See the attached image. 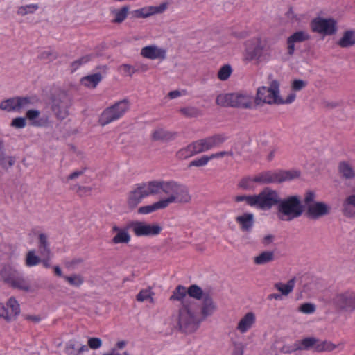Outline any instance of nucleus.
Here are the masks:
<instances>
[{"label": "nucleus", "instance_id": "1", "mask_svg": "<svg viewBox=\"0 0 355 355\" xmlns=\"http://www.w3.org/2000/svg\"><path fill=\"white\" fill-rule=\"evenodd\" d=\"M175 185L174 180H152L136 184L128 194L127 205L129 208L135 209L144 198L150 196L173 191Z\"/></svg>", "mask_w": 355, "mask_h": 355}, {"label": "nucleus", "instance_id": "2", "mask_svg": "<svg viewBox=\"0 0 355 355\" xmlns=\"http://www.w3.org/2000/svg\"><path fill=\"white\" fill-rule=\"evenodd\" d=\"M168 196L161 199L152 205L140 207L137 212L139 214H148L159 209H164L173 203H187L191 200L187 187L175 181V189L168 193Z\"/></svg>", "mask_w": 355, "mask_h": 355}, {"label": "nucleus", "instance_id": "3", "mask_svg": "<svg viewBox=\"0 0 355 355\" xmlns=\"http://www.w3.org/2000/svg\"><path fill=\"white\" fill-rule=\"evenodd\" d=\"M194 302H184L179 310L178 325L182 332L192 333L199 327L200 320L194 310Z\"/></svg>", "mask_w": 355, "mask_h": 355}, {"label": "nucleus", "instance_id": "4", "mask_svg": "<svg viewBox=\"0 0 355 355\" xmlns=\"http://www.w3.org/2000/svg\"><path fill=\"white\" fill-rule=\"evenodd\" d=\"M277 206V216L282 221H291L300 217L303 212V207L297 196H291L285 199L280 198Z\"/></svg>", "mask_w": 355, "mask_h": 355}, {"label": "nucleus", "instance_id": "5", "mask_svg": "<svg viewBox=\"0 0 355 355\" xmlns=\"http://www.w3.org/2000/svg\"><path fill=\"white\" fill-rule=\"evenodd\" d=\"M253 97L248 93H230L219 94L216 100L218 105L249 109L252 107Z\"/></svg>", "mask_w": 355, "mask_h": 355}, {"label": "nucleus", "instance_id": "6", "mask_svg": "<svg viewBox=\"0 0 355 355\" xmlns=\"http://www.w3.org/2000/svg\"><path fill=\"white\" fill-rule=\"evenodd\" d=\"M300 172L297 170H277L261 172L255 175L258 184L279 183L297 178Z\"/></svg>", "mask_w": 355, "mask_h": 355}, {"label": "nucleus", "instance_id": "7", "mask_svg": "<svg viewBox=\"0 0 355 355\" xmlns=\"http://www.w3.org/2000/svg\"><path fill=\"white\" fill-rule=\"evenodd\" d=\"M130 103L127 99H123L115 103L112 106L105 109L101 113L98 123L101 126H105L124 116L129 110Z\"/></svg>", "mask_w": 355, "mask_h": 355}, {"label": "nucleus", "instance_id": "8", "mask_svg": "<svg viewBox=\"0 0 355 355\" xmlns=\"http://www.w3.org/2000/svg\"><path fill=\"white\" fill-rule=\"evenodd\" d=\"M244 60L259 62L264 55L266 45L263 44L261 37H254L245 42Z\"/></svg>", "mask_w": 355, "mask_h": 355}, {"label": "nucleus", "instance_id": "9", "mask_svg": "<svg viewBox=\"0 0 355 355\" xmlns=\"http://www.w3.org/2000/svg\"><path fill=\"white\" fill-rule=\"evenodd\" d=\"M279 194L268 187L263 189L259 194L254 195V207L268 210L279 202Z\"/></svg>", "mask_w": 355, "mask_h": 355}, {"label": "nucleus", "instance_id": "10", "mask_svg": "<svg viewBox=\"0 0 355 355\" xmlns=\"http://www.w3.org/2000/svg\"><path fill=\"white\" fill-rule=\"evenodd\" d=\"M279 84L273 81L270 87H261L257 89L256 101L257 104L260 103L267 104H280L281 98L279 96Z\"/></svg>", "mask_w": 355, "mask_h": 355}, {"label": "nucleus", "instance_id": "11", "mask_svg": "<svg viewBox=\"0 0 355 355\" xmlns=\"http://www.w3.org/2000/svg\"><path fill=\"white\" fill-rule=\"evenodd\" d=\"M331 303L339 310L352 312L355 310V292L346 291L337 293L332 298Z\"/></svg>", "mask_w": 355, "mask_h": 355}, {"label": "nucleus", "instance_id": "12", "mask_svg": "<svg viewBox=\"0 0 355 355\" xmlns=\"http://www.w3.org/2000/svg\"><path fill=\"white\" fill-rule=\"evenodd\" d=\"M313 32L324 35H332L337 31V22L332 18L317 17L311 22Z\"/></svg>", "mask_w": 355, "mask_h": 355}, {"label": "nucleus", "instance_id": "13", "mask_svg": "<svg viewBox=\"0 0 355 355\" xmlns=\"http://www.w3.org/2000/svg\"><path fill=\"white\" fill-rule=\"evenodd\" d=\"M136 236H153L160 234L162 227L159 225L147 224L141 221H133L129 224Z\"/></svg>", "mask_w": 355, "mask_h": 355}, {"label": "nucleus", "instance_id": "14", "mask_svg": "<svg viewBox=\"0 0 355 355\" xmlns=\"http://www.w3.org/2000/svg\"><path fill=\"white\" fill-rule=\"evenodd\" d=\"M20 314V306L17 300L11 297L6 302V305L0 302V318L7 322L15 320Z\"/></svg>", "mask_w": 355, "mask_h": 355}, {"label": "nucleus", "instance_id": "15", "mask_svg": "<svg viewBox=\"0 0 355 355\" xmlns=\"http://www.w3.org/2000/svg\"><path fill=\"white\" fill-rule=\"evenodd\" d=\"M31 103L30 97H14L3 101L0 109L6 112H16L27 107Z\"/></svg>", "mask_w": 355, "mask_h": 355}, {"label": "nucleus", "instance_id": "16", "mask_svg": "<svg viewBox=\"0 0 355 355\" xmlns=\"http://www.w3.org/2000/svg\"><path fill=\"white\" fill-rule=\"evenodd\" d=\"M167 8L168 3L164 2L157 6H148L134 10L130 12V14L134 18H147L157 14H162L164 12Z\"/></svg>", "mask_w": 355, "mask_h": 355}, {"label": "nucleus", "instance_id": "17", "mask_svg": "<svg viewBox=\"0 0 355 355\" xmlns=\"http://www.w3.org/2000/svg\"><path fill=\"white\" fill-rule=\"evenodd\" d=\"M140 55L144 58L148 60H159L162 61L166 58L167 51L164 48L152 44L143 47L141 49Z\"/></svg>", "mask_w": 355, "mask_h": 355}, {"label": "nucleus", "instance_id": "18", "mask_svg": "<svg viewBox=\"0 0 355 355\" xmlns=\"http://www.w3.org/2000/svg\"><path fill=\"white\" fill-rule=\"evenodd\" d=\"M257 320L254 313L250 311L246 313L239 320L236 327V331L241 334L249 331L255 324Z\"/></svg>", "mask_w": 355, "mask_h": 355}, {"label": "nucleus", "instance_id": "19", "mask_svg": "<svg viewBox=\"0 0 355 355\" xmlns=\"http://www.w3.org/2000/svg\"><path fill=\"white\" fill-rule=\"evenodd\" d=\"M70 105V100L67 96H64L62 99L53 101L52 110L58 119H64L69 114L68 109Z\"/></svg>", "mask_w": 355, "mask_h": 355}, {"label": "nucleus", "instance_id": "20", "mask_svg": "<svg viewBox=\"0 0 355 355\" xmlns=\"http://www.w3.org/2000/svg\"><path fill=\"white\" fill-rule=\"evenodd\" d=\"M310 39V35L304 31H299L291 35L287 39V51L289 55H293L295 52V44L303 42Z\"/></svg>", "mask_w": 355, "mask_h": 355}, {"label": "nucleus", "instance_id": "21", "mask_svg": "<svg viewBox=\"0 0 355 355\" xmlns=\"http://www.w3.org/2000/svg\"><path fill=\"white\" fill-rule=\"evenodd\" d=\"M329 208L324 202H318L308 205L306 215L312 219L318 218L329 213Z\"/></svg>", "mask_w": 355, "mask_h": 355}, {"label": "nucleus", "instance_id": "22", "mask_svg": "<svg viewBox=\"0 0 355 355\" xmlns=\"http://www.w3.org/2000/svg\"><path fill=\"white\" fill-rule=\"evenodd\" d=\"M88 350L87 345L75 338L68 340L64 347V352L67 355H82Z\"/></svg>", "mask_w": 355, "mask_h": 355}, {"label": "nucleus", "instance_id": "23", "mask_svg": "<svg viewBox=\"0 0 355 355\" xmlns=\"http://www.w3.org/2000/svg\"><path fill=\"white\" fill-rule=\"evenodd\" d=\"M129 225L128 227L121 228L117 225H113L112 232H115L116 235L112 238V243L114 244H127L130 241L131 236L128 232Z\"/></svg>", "mask_w": 355, "mask_h": 355}, {"label": "nucleus", "instance_id": "24", "mask_svg": "<svg viewBox=\"0 0 355 355\" xmlns=\"http://www.w3.org/2000/svg\"><path fill=\"white\" fill-rule=\"evenodd\" d=\"M235 221L243 232H250L254 225V215L252 213H244L235 218Z\"/></svg>", "mask_w": 355, "mask_h": 355}, {"label": "nucleus", "instance_id": "25", "mask_svg": "<svg viewBox=\"0 0 355 355\" xmlns=\"http://www.w3.org/2000/svg\"><path fill=\"white\" fill-rule=\"evenodd\" d=\"M315 342H317V338L315 337H306L302 340H297L292 346V351L313 350L315 352Z\"/></svg>", "mask_w": 355, "mask_h": 355}, {"label": "nucleus", "instance_id": "26", "mask_svg": "<svg viewBox=\"0 0 355 355\" xmlns=\"http://www.w3.org/2000/svg\"><path fill=\"white\" fill-rule=\"evenodd\" d=\"M201 314L204 318L211 315L216 309V306L209 293H206L202 299Z\"/></svg>", "mask_w": 355, "mask_h": 355}, {"label": "nucleus", "instance_id": "27", "mask_svg": "<svg viewBox=\"0 0 355 355\" xmlns=\"http://www.w3.org/2000/svg\"><path fill=\"white\" fill-rule=\"evenodd\" d=\"M40 111L37 110H28L26 113L27 119L31 121V125L35 127L46 126L48 123L47 118H39Z\"/></svg>", "mask_w": 355, "mask_h": 355}, {"label": "nucleus", "instance_id": "28", "mask_svg": "<svg viewBox=\"0 0 355 355\" xmlns=\"http://www.w3.org/2000/svg\"><path fill=\"white\" fill-rule=\"evenodd\" d=\"M229 336L234 347L232 355H243L244 345L240 340L241 336L236 331L230 332Z\"/></svg>", "mask_w": 355, "mask_h": 355}, {"label": "nucleus", "instance_id": "29", "mask_svg": "<svg viewBox=\"0 0 355 355\" xmlns=\"http://www.w3.org/2000/svg\"><path fill=\"white\" fill-rule=\"evenodd\" d=\"M101 80V74L100 73H96L83 77L80 79V83L82 85L87 88L94 89L97 87Z\"/></svg>", "mask_w": 355, "mask_h": 355}, {"label": "nucleus", "instance_id": "30", "mask_svg": "<svg viewBox=\"0 0 355 355\" xmlns=\"http://www.w3.org/2000/svg\"><path fill=\"white\" fill-rule=\"evenodd\" d=\"M295 285V278L293 277L288 280L286 284H283L282 282L275 283L274 287L279 291L282 295L287 296L293 291Z\"/></svg>", "mask_w": 355, "mask_h": 355}, {"label": "nucleus", "instance_id": "31", "mask_svg": "<svg viewBox=\"0 0 355 355\" xmlns=\"http://www.w3.org/2000/svg\"><path fill=\"white\" fill-rule=\"evenodd\" d=\"M338 345L334 344L329 340H320L317 338L315 342V352H330L334 351Z\"/></svg>", "mask_w": 355, "mask_h": 355}, {"label": "nucleus", "instance_id": "32", "mask_svg": "<svg viewBox=\"0 0 355 355\" xmlns=\"http://www.w3.org/2000/svg\"><path fill=\"white\" fill-rule=\"evenodd\" d=\"M338 44L343 48L352 46L355 44V33L353 31H347L339 40Z\"/></svg>", "mask_w": 355, "mask_h": 355}, {"label": "nucleus", "instance_id": "33", "mask_svg": "<svg viewBox=\"0 0 355 355\" xmlns=\"http://www.w3.org/2000/svg\"><path fill=\"white\" fill-rule=\"evenodd\" d=\"M38 248L40 254L44 257H49L51 251L48 243L47 236L45 234L41 233L38 236Z\"/></svg>", "mask_w": 355, "mask_h": 355}, {"label": "nucleus", "instance_id": "34", "mask_svg": "<svg viewBox=\"0 0 355 355\" xmlns=\"http://www.w3.org/2000/svg\"><path fill=\"white\" fill-rule=\"evenodd\" d=\"M112 13L114 16L112 19L113 23H122L128 17L129 13V7L128 6H125L119 9H114L112 11Z\"/></svg>", "mask_w": 355, "mask_h": 355}, {"label": "nucleus", "instance_id": "35", "mask_svg": "<svg viewBox=\"0 0 355 355\" xmlns=\"http://www.w3.org/2000/svg\"><path fill=\"white\" fill-rule=\"evenodd\" d=\"M12 287L17 288L24 291H28L29 289V285L24 279V278L19 274L17 272L12 280L8 284Z\"/></svg>", "mask_w": 355, "mask_h": 355}, {"label": "nucleus", "instance_id": "36", "mask_svg": "<svg viewBox=\"0 0 355 355\" xmlns=\"http://www.w3.org/2000/svg\"><path fill=\"white\" fill-rule=\"evenodd\" d=\"M187 294V290L186 287L182 285H178L173 291L172 295L170 297V300L172 301H181L182 304L184 302H189V301L185 300Z\"/></svg>", "mask_w": 355, "mask_h": 355}, {"label": "nucleus", "instance_id": "37", "mask_svg": "<svg viewBox=\"0 0 355 355\" xmlns=\"http://www.w3.org/2000/svg\"><path fill=\"white\" fill-rule=\"evenodd\" d=\"M274 260V253L272 251H264L254 257V262L258 265H263Z\"/></svg>", "mask_w": 355, "mask_h": 355}, {"label": "nucleus", "instance_id": "38", "mask_svg": "<svg viewBox=\"0 0 355 355\" xmlns=\"http://www.w3.org/2000/svg\"><path fill=\"white\" fill-rule=\"evenodd\" d=\"M152 137L155 141H168L172 139L174 137V135L162 128H158L153 132Z\"/></svg>", "mask_w": 355, "mask_h": 355}, {"label": "nucleus", "instance_id": "39", "mask_svg": "<svg viewBox=\"0 0 355 355\" xmlns=\"http://www.w3.org/2000/svg\"><path fill=\"white\" fill-rule=\"evenodd\" d=\"M338 171L345 178L350 179L355 176L352 167L346 162H342L339 164Z\"/></svg>", "mask_w": 355, "mask_h": 355}, {"label": "nucleus", "instance_id": "40", "mask_svg": "<svg viewBox=\"0 0 355 355\" xmlns=\"http://www.w3.org/2000/svg\"><path fill=\"white\" fill-rule=\"evenodd\" d=\"M187 290L189 296L196 300L202 299L207 293H204L202 289L196 284L191 285Z\"/></svg>", "mask_w": 355, "mask_h": 355}, {"label": "nucleus", "instance_id": "41", "mask_svg": "<svg viewBox=\"0 0 355 355\" xmlns=\"http://www.w3.org/2000/svg\"><path fill=\"white\" fill-rule=\"evenodd\" d=\"M154 295L155 293L152 291L151 288L142 289L137 295L136 300L140 302L149 300L150 303H154Z\"/></svg>", "mask_w": 355, "mask_h": 355}, {"label": "nucleus", "instance_id": "42", "mask_svg": "<svg viewBox=\"0 0 355 355\" xmlns=\"http://www.w3.org/2000/svg\"><path fill=\"white\" fill-rule=\"evenodd\" d=\"M17 272V271L12 269L10 266H6L0 271V275L5 282L9 284Z\"/></svg>", "mask_w": 355, "mask_h": 355}, {"label": "nucleus", "instance_id": "43", "mask_svg": "<svg viewBox=\"0 0 355 355\" xmlns=\"http://www.w3.org/2000/svg\"><path fill=\"white\" fill-rule=\"evenodd\" d=\"M254 183H257L255 180V175L254 177H244L239 182V187L245 190H251L254 188Z\"/></svg>", "mask_w": 355, "mask_h": 355}, {"label": "nucleus", "instance_id": "44", "mask_svg": "<svg viewBox=\"0 0 355 355\" xmlns=\"http://www.w3.org/2000/svg\"><path fill=\"white\" fill-rule=\"evenodd\" d=\"M41 262V259L37 256L34 250H30L27 252L25 265L27 267H33L38 265Z\"/></svg>", "mask_w": 355, "mask_h": 355}, {"label": "nucleus", "instance_id": "45", "mask_svg": "<svg viewBox=\"0 0 355 355\" xmlns=\"http://www.w3.org/2000/svg\"><path fill=\"white\" fill-rule=\"evenodd\" d=\"M194 156L193 153L191 150L190 144L180 148L176 153V157L180 160L187 159L189 157Z\"/></svg>", "mask_w": 355, "mask_h": 355}, {"label": "nucleus", "instance_id": "46", "mask_svg": "<svg viewBox=\"0 0 355 355\" xmlns=\"http://www.w3.org/2000/svg\"><path fill=\"white\" fill-rule=\"evenodd\" d=\"M37 4L31 3L26 6H21L17 9V15L24 16L28 14H33L38 9Z\"/></svg>", "mask_w": 355, "mask_h": 355}, {"label": "nucleus", "instance_id": "47", "mask_svg": "<svg viewBox=\"0 0 355 355\" xmlns=\"http://www.w3.org/2000/svg\"><path fill=\"white\" fill-rule=\"evenodd\" d=\"M93 58V55H86L75 60L71 64V72L76 71L80 66L89 62Z\"/></svg>", "mask_w": 355, "mask_h": 355}, {"label": "nucleus", "instance_id": "48", "mask_svg": "<svg viewBox=\"0 0 355 355\" xmlns=\"http://www.w3.org/2000/svg\"><path fill=\"white\" fill-rule=\"evenodd\" d=\"M180 113L186 117H197L200 115V111L196 107H185L180 110Z\"/></svg>", "mask_w": 355, "mask_h": 355}, {"label": "nucleus", "instance_id": "49", "mask_svg": "<svg viewBox=\"0 0 355 355\" xmlns=\"http://www.w3.org/2000/svg\"><path fill=\"white\" fill-rule=\"evenodd\" d=\"M15 158L12 156H5L2 153H0V166L3 169L7 170L14 165Z\"/></svg>", "mask_w": 355, "mask_h": 355}, {"label": "nucleus", "instance_id": "50", "mask_svg": "<svg viewBox=\"0 0 355 355\" xmlns=\"http://www.w3.org/2000/svg\"><path fill=\"white\" fill-rule=\"evenodd\" d=\"M64 279L71 286L79 287L84 282L83 277L80 275H73L71 276H64Z\"/></svg>", "mask_w": 355, "mask_h": 355}, {"label": "nucleus", "instance_id": "51", "mask_svg": "<svg viewBox=\"0 0 355 355\" xmlns=\"http://www.w3.org/2000/svg\"><path fill=\"white\" fill-rule=\"evenodd\" d=\"M232 72V67L229 64L223 66L218 72V78L220 80H226L231 76Z\"/></svg>", "mask_w": 355, "mask_h": 355}, {"label": "nucleus", "instance_id": "52", "mask_svg": "<svg viewBox=\"0 0 355 355\" xmlns=\"http://www.w3.org/2000/svg\"><path fill=\"white\" fill-rule=\"evenodd\" d=\"M210 161L209 155H203L200 158L195 159L190 162L189 167H202L206 166Z\"/></svg>", "mask_w": 355, "mask_h": 355}, {"label": "nucleus", "instance_id": "53", "mask_svg": "<svg viewBox=\"0 0 355 355\" xmlns=\"http://www.w3.org/2000/svg\"><path fill=\"white\" fill-rule=\"evenodd\" d=\"M234 200L236 202H240L245 201L246 204L252 207H254V195H250V196H245V195H240L236 196L234 198Z\"/></svg>", "mask_w": 355, "mask_h": 355}, {"label": "nucleus", "instance_id": "54", "mask_svg": "<svg viewBox=\"0 0 355 355\" xmlns=\"http://www.w3.org/2000/svg\"><path fill=\"white\" fill-rule=\"evenodd\" d=\"M299 311L303 313L311 314L315 312V306L311 303H304L299 307Z\"/></svg>", "mask_w": 355, "mask_h": 355}, {"label": "nucleus", "instance_id": "55", "mask_svg": "<svg viewBox=\"0 0 355 355\" xmlns=\"http://www.w3.org/2000/svg\"><path fill=\"white\" fill-rule=\"evenodd\" d=\"M211 137L213 139L215 147L220 146L227 139V137L225 134H216Z\"/></svg>", "mask_w": 355, "mask_h": 355}, {"label": "nucleus", "instance_id": "56", "mask_svg": "<svg viewBox=\"0 0 355 355\" xmlns=\"http://www.w3.org/2000/svg\"><path fill=\"white\" fill-rule=\"evenodd\" d=\"M102 345V341L98 338H90L88 340V348H91L92 349H97L100 348Z\"/></svg>", "mask_w": 355, "mask_h": 355}, {"label": "nucleus", "instance_id": "57", "mask_svg": "<svg viewBox=\"0 0 355 355\" xmlns=\"http://www.w3.org/2000/svg\"><path fill=\"white\" fill-rule=\"evenodd\" d=\"M306 83L302 80H294L291 85L293 91H300L306 86Z\"/></svg>", "mask_w": 355, "mask_h": 355}, {"label": "nucleus", "instance_id": "58", "mask_svg": "<svg viewBox=\"0 0 355 355\" xmlns=\"http://www.w3.org/2000/svg\"><path fill=\"white\" fill-rule=\"evenodd\" d=\"M119 69L123 74L128 75L129 76H132L136 72V70L130 64H128L121 65Z\"/></svg>", "mask_w": 355, "mask_h": 355}, {"label": "nucleus", "instance_id": "59", "mask_svg": "<svg viewBox=\"0 0 355 355\" xmlns=\"http://www.w3.org/2000/svg\"><path fill=\"white\" fill-rule=\"evenodd\" d=\"M12 126L17 128H23L26 126V119L23 117H17L12 121Z\"/></svg>", "mask_w": 355, "mask_h": 355}, {"label": "nucleus", "instance_id": "60", "mask_svg": "<svg viewBox=\"0 0 355 355\" xmlns=\"http://www.w3.org/2000/svg\"><path fill=\"white\" fill-rule=\"evenodd\" d=\"M315 198V193L312 191H309L306 193L305 197H304V203L308 207V205H311V202H313L314 201V199Z\"/></svg>", "mask_w": 355, "mask_h": 355}, {"label": "nucleus", "instance_id": "61", "mask_svg": "<svg viewBox=\"0 0 355 355\" xmlns=\"http://www.w3.org/2000/svg\"><path fill=\"white\" fill-rule=\"evenodd\" d=\"M92 191V187H78L77 193L80 196H85L90 195Z\"/></svg>", "mask_w": 355, "mask_h": 355}, {"label": "nucleus", "instance_id": "62", "mask_svg": "<svg viewBox=\"0 0 355 355\" xmlns=\"http://www.w3.org/2000/svg\"><path fill=\"white\" fill-rule=\"evenodd\" d=\"M85 171H86V168H83L81 170L76 171L71 173L67 178V181L71 180H73V179H76V178H78L79 176L82 175L85 173Z\"/></svg>", "mask_w": 355, "mask_h": 355}, {"label": "nucleus", "instance_id": "63", "mask_svg": "<svg viewBox=\"0 0 355 355\" xmlns=\"http://www.w3.org/2000/svg\"><path fill=\"white\" fill-rule=\"evenodd\" d=\"M189 144L194 155L202 153L197 140L191 142Z\"/></svg>", "mask_w": 355, "mask_h": 355}, {"label": "nucleus", "instance_id": "64", "mask_svg": "<svg viewBox=\"0 0 355 355\" xmlns=\"http://www.w3.org/2000/svg\"><path fill=\"white\" fill-rule=\"evenodd\" d=\"M197 141L199 144V146H200V148L202 153L209 150L205 138L198 139V140H197Z\"/></svg>", "mask_w": 355, "mask_h": 355}]
</instances>
